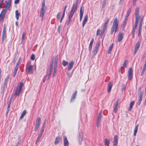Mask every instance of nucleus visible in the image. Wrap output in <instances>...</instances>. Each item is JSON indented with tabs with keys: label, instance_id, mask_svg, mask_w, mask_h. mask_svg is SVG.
I'll return each mask as SVG.
<instances>
[{
	"label": "nucleus",
	"instance_id": "nucleus-18",
	"mask_svg": "<svg viewBox=\"0 0 146 146\" xmlns=\"http://www.w3.org/2000/svg\"><path fill=\"white\" fill-rule=\"evenodd\" d=\"M6 31H3L2 37V42L3 43L5 38L6 37Z\"/></svg>",
	"mask_w": 146,
	"mask_h": 146
},
{
	"label": "nucleus",
	"instance_id": "nucleus-20",
	"mask_svg": "<svg viewBox=\"0 0 146 146\" xmlns=\"http://www.w3.org/2000/svg\"><path fill=\"white\" fill-rule=\"evenodd\" d=\"M143 94V92H140V94H139V99L138 103V104L139 106L141 104V102L142 100Z\"/></svg>",
	"mask_w": 146,
	"mask_h": 146
},
{
	"label": "nucleus",
	"instance_id": "nucleus-10",
	"mask_svg": "<svg viewBox=\"0 0 146 146\" xmlns=\"http://www.w3.org/2000/svg\"><path fill=\"white\" fill-rule=\"evenodd\" d=\"M11 0H8V2H6V5L5 7L6 10H9L11 7Z\"/></svg>",
	"mask_w": 146,
	"mask_h": 146
},
{
	"label": "nucleus",
	"instance_id": "nucleus-60",
	"mask_svg": "<svg viewBox=\"0 0 146 146\" xmlns=\"http://www.w3.org/2000/svg\"><path fill=\"white\" fill-rule=\"evenodd\" d=\"M20 64V58L19 59V60L18 61V62L17 63L16 66H19V65Z\"/></svg>",
	"mask_w": 146,
	"mask_h": 146
},
{
	"label": "nucleus",
	"instance_id": "nucleus-12",
	"mask_svg": "<svg viewBox=\"0 0 146 146\" xmlns=\"http://www.w3.org/2000/svg\"><path fill=\"white\" fill-rule=\"evenodd\" d=\"M123 36V33L120 32L119 33L117 38V40L118 42H120L122 40Z\"/></svg>",
	"mask_w": 146,
	"mask_h": 146
},
{
	"label": "nucleus",
	"instance_id": "nucleus-4",
	"mask_svg": "<svg viewBox=\"0 0 146 146\" xmlns=\"http://www.w3.org/2000/svg\"><path fill=\"white\" fill-rule=\"evenodd\" d=\"M45 0H43L41 7V11L40 15V17L42 18V20L46 12V8L45 6Z\"/></svg>",
	"mask_w": 146,
	"mask_h": 146
},
{
	"label": "nucleus",
	"instance_id": "nucleus-58",
	"mask_svg": "<svg viewBox=\"0 0 146 146\" xmlns=\"http://www.w3.org/2000/svg\"><path fill=\"white\" fill-rule=\"evenodd\" d=\"M137 0H133V6H135L136 4V2Z\"/></svg>",
	"mask_w": 146,
	"mask_h": 146
},
{
	"label": "nucleus",
	"instance_id": "nucleus-49",
	"mask_svg": "<svg viewBox=\"0 0 146 146\" xmlns=\"http://www.w3.org/2000/svg\"><path fill=\"white\" fill-rule=\"evenodd\" d=\"M112 48L111 47H110L109 48L108 51V54H110L111 53V51L112 50Z\"/></svg>",
	"mask_w": 146,
	"mask_h": 146
},
{
	"label": "nucleus",
	"instance_id": "nucleus-40",
	"mask_svg": "<svg viewBox=\"0 0 146 146\" xmlns=\"http://www.w3.org/2000/svg\"><path fill=\"white\" fill-rule=\"evenodd\" d=\"M131 9L130 8L128 10L126 16H127L128 17L131 13Z\"/></svg>",
	"mask_w": 146,
	"mask_h": 146
},
{
	"label": "nucleus",
	"instance_id": "nucleus-30",
	"mask_svg": "<svg viewBox=\"0 0 146 146\" xmlns=\"http://www.w3.org/2000/svg\"><path fill=\"white\" fill-rule=\"evenodd\" d=\"M26 113V110H24L23 111L22 113L21 116L20 117V119H22L23 118L24 116L25 115Z\"/></svg>",
	"mask_w": 146,
	"mask_h": 146
},
{
	"label": "nucleus",
	"instance_id": "nucleus-53",
	"mask_svg": "<svg viewBox=\"0 0 146 146\" xmlns=\"http://www.w3.org/2000/svg\"><path fill=\"white\" fill-rule=\"evenodd\" d=\"M138 23H135V25L134 26V27L133 28V29H136L137 28V24H138Z\"/></svg>",
	"mask_w": 146,
	"mask_h": 146
},
{
	"label": "nucleus",
	"instance_id": "nucleus-27",
	"mask_svg": "<svg viewBox=\"0 0 146 146\" xmlns=\"http://www.w3.org/2000/svg\"><path fill=\"white\" fill-rule=\"evenodd\" d=\"M40 122L41 118L40 117H38L37 118L36 122V125H40Z\"/></svg>",
	"mask_w": 146,
	"mask_h": 146
},
{
	"label": "nucleus",
	"instance_id": "nucleus-61",
	"mask_svg": "<svg viewBox=\"0 0 146 146\" xmlns=\"http://www.w3.org/2000/svg\"><path fill=\"white\" fill-rule=\"evenodd\" d=\"M20 0H15V1L14 3L15 4H18Z\"/></svg>",
	"mask_w": 146,
	"mask_h": 146
},
{
	"label": "nucleus",
	"instance_id": "nucleus-21",
	"mask_svg": "<svg viewBox=\"0 0 146 146\" xmlns=\"http://www.w3.org/2000/svg\"><path fill=\"white\" fill-rule=\"evenodd\" d=\"M15 13L16 18L18 21L19 19V16L20 15V13L18 10H16L15 11Z\"/></svg>",
	"mask_w": 146,
	"mask_h": 146
},
{
	"label": "nucleus",
	"instance_id": "nucleus-5",
	"mask_svg": "<svg viewBox=\"0 0 146 146\" xmlns=\"http://www.w3.org/2000/svg\"><path fill=\"white\" fill-rule=\"evenodd\" d=\"M23 85V82L19 83V85L17 87L15 91V94L17 96H18L20 94L22 90V88Z\"/></svg>",
	"mask_w": 146,
	"mask_h": 146
},
{
	"label": "nucleus",
	"instance_id": "nucleus-6",
	"mask_svg": "<svg viewBox=\"0 0 146 146\" xmlns=\"http://www.w3.org/2000/svg\"><path fill=\"white\" fill-rule=\"evenodd\" d=\"M128 80H131L133 77V70L131 68H129L128 71Z\"/></svg>",
	"mask_w": 146,
	"mask_h": 146
},
{
	"label": "nucleus",
	"instance_id": "nucleus-3",
	"mask_svg": "<svg viewBox=\"0 0 146 146\" xmlns=\"http://www.w3.org/2000/svg\"><path fill=\"white\" fill-rule=\"evenodd\" d=\"M118 23L117 21V19L116 17L114 20L112 27L111 29V33L113 34L114 31L115 33L117 31L118 25Z\"/></svg>",
	"mask_w": 146,
	"mask_h": 146
},
{
	"label": "nucleus",
	"instance_id": "nucleus-11",
	"mask_svg": "<svg viewBox=\"0 0 146 146\" xmlns=\"http://www.w3.org/2000/svg\"><path fill=\"white\" fill-rule=\"evenodd\" d=\"M77 94V91H75L73 93L72 96L71 100H70V102L72 103L75 100V98Z\"/></svg>",
	"mask_w": 146,
	"mask_h": 146
},
{
	"label": "nucleus",
	"instance_id": "nucleus-52",
	"mask_svg": "<svg viewBox=\"0 0 146 146\" xmlns=\"http://www.w3.org/2000/svg\"><path fill=\"white\" fill-rule=\"evenodd\" d=\"M62 28V26L61 25H60L58 26V32L59 33H60L61 31V29Z\"/></svg>",
	"mask_w": 146,
	"mask_h": 146
},
{
	"label": "nucleus",
	"instance_id": "nucleus-48",
	"mask_svg": "<svg viewBox=\"0 0 146 146\" xmlns=\"http://www.w3.org/2000/svg\"><path fill=\"white\" fill-rule=\"evenodd\" d=\"M67 74L68 76V77H71L72 75V73H69L68 72H67Z\"/></svg>",
	"mask_w": 146,
	"mask_h": 146
},
{
	"label": "nucleus",
	"instance_id": "nucleus-38",
	"mask_svg": "<svg viewBox=\"0 0 146 146\" xmlns=\"http://www.w3.org/2000/svg\"><path fill=\"white\" fill-rule=\"evenodd\" d=\"M4 11V9H3L1 11V12L0 15V17L1 18V17H3L5 15V13H4L3 11Z\"/></svg>",
	"mask_w": 146,
	"mask_h": 146
},
{
	"label": "nucleus",
	"instance_id": "nucleus-63",
	"mask_svg": "<svg viewBox=\"0 0 146 146\" xmlns=\"http://www.w3.org/2000/svg\"><path fill=\"white\" fill-rule=\"evenodd\" d=\"M106 2L105 1H104L102 7H104L106 6Z\"/></svg>",
	"mask_w": 146,
	"mask_h": 146
},
{
	"label": "nucleus",
	"instance_id": "nucleus-44",
	"mask_svg": "<svg viewBox=\"0 0 146 146\" xmlns=\"http://www.w3.org/2000/svg\"><path fill=\"white\" fill-rule=\"evenodd\" d=\"M143 19L142 18L141 19V21L140 22L139 25V27H142V25L143 23Z\"/></svg>",
	"mask_w": 146,
	"mask_h": 146
},
{
	"label": "nucleus",
	"instance_id": "nucleus-47",
	"mask_svg": "<svg viewBox=\"0 0 146 146\" xmlns=\"http://www.w3.org/2000/svg\"><path fill=\"white\" fill-rule=\"evenodd\" d=\"M35 55L33 54H32L31 57V60H34L35 59Z\"/></svg>",
	"mask_w": 146,
	"mask_h": 146
},
{
	"label": "nucleus",
	"instance_id": "nucleus-64",
	"mask_svg": "<svg viewBox=\"0 0 146 146\" xmlns=\"http://www.w3.org/2000/svg\"><path fill=\"white\" fill-rule=\"evenodd\" d=\"M19 67V66H16L15 67V69L14 70L17 71L18 70Z\"/></svg>",
	"mask_w": 146,
	"mask_h": 146
},
{
	"label": "nucleus",
	"instance_id": "nucleus-32",
	"mask_svg": "<svg viewBox=\"0 0 146 146\" xmlns=\"http://www.w3.org/2000/svg\"><path fill=\"white\" fill-rule=\"evenodd\" d=\"M135 15V23H138L139 22V19L140 18V17L139 15Z\"/></svg>",
	"mask_w": 146,
	"mask_h": 146
},
{
	"label": "nucleus",
	"instance_id": "nucleus-59",
	"mask_svg": "<svg viewBox=\"0 0 146 146\" xmlns=\"http://www.w3.org/2000/svg\"><path fill=\"white\" fill-rule=\"evenodd\" d=\"M46 78V76H44L43 79V82H45Z\"/></svg>",
	"mask_w": 146,
	"mask_h": 146
},
{
	"label": "nucleus",
	"instance_id": "nucleus-43",
	"mask_svg": "<svg viewBox=\"0 0 146 146\" xmlns=\"http://www.w3.org/2000/svg\"><path fill=\"white\" fill-rule=\"evenodd\" d=\"M142 27H139L138 29V36H139L141 34V31Z\"/></svg>",
	"mask_w": 146,
	"mask_h": 146
},
{
	"label": "nucleus",
	"instance_id": "nucleus-25",
	"mask_svg": "<svg viewBox=\"0 0 146 146\" xmlns=\"http://www.w3.org/2000/svg\"><path fill=\"white\" fill-rule=\"evenodd\" d=\"M9 77V75H8L7 76L6 78H5L4 81V86L7 85V83L8 82Z\"/></svg>",
	"mask_w": 146,
	"mask_h": 146
},
{
	"label": "nucleus",
	"instance_id": "nucleus-22",
	"mask_svg": "<svg viewBox=\"0 0 146 146\" xmlns=\"http://www.w3.org/2000/svg\"><path fill=\"white\" fill-rule=\"evenodd\" d=\"M94 42V39L93 38L91 41L89 46V50L91 51L92 50V46Z\"/></svg>",
	"mask_w": 146,
	"mask_h": 146
},
{
	"label": "nucleus",
	"instance_id": "nucleus-24",
	"mask_svg": "<svg viewBox=\"0 0 146 146\" xmlns=\"http://www.w3.org/2000/svg\"><path fill=\"white\" fill-rule=\"evenodd\" d=\"M110 141L108 139L106 138L104 140V144L106 146H109Z\"/></svg>",
	"mask_w": 146,
	"mask_h": 146
},
{
	"label": "nucleus",
	"instance_id": "nucleus-14",
	"mask_svg": "<svg viewBox=\"0 0 146 146\" xmlns=\"http://www.w3.org/2000/svg\"><path fill=\"white\" fill-rule=\"evenodd\" d=\"M64 143V146H68L69 142L67 140L66 136L65 135L63 136Z\"/></svg>",
	"mask_w": 146,
	"mask_h": 146
},
{
	"label": "nucleus",
	"instance_id": "nucleus-23",
	"mask_svg": "<svg viewBox=\"0 0 146 146\" xmlns=\"http://www.w3.org/2000/svg\"><path fill=\"white\" fill-rule=\"evenodd\" d=\"M61 140V138L59 137H56L55 142V144L56 145L58 144Z\"/></svg>",
	"mask_w": 146,
	"mask_h": 146
},
{
	"label": "nucleus",
	"instance_id": "nucleus-41",
	"mask_svg": "<svg viewBox=\"0 0 146 146\" xmlns=\"http://www.w3.org/2000/svg\"><path fill=\"white\" fill-rule=\"evenodd\" d=\"M84 11H82V7H81L80 10V16H82Z\"/></svg>",
	"mask_w": 146,
	"mask_h": 146
},
{
	"label": "nucleus",
	"instance_id": "nucleus-57",
	"mask_svg": "<svg viewBox=\"0 0 146 146\" xmlns=\"http://www.w3.org/2000/svg\"><path fill=\"white\" fill-rule=\"evenodd\" d=\"M109 21V19L108 18L106 19V20L105 21V23L104 24L108 25V23Z\"/></svg>",
	"mask_w": 146,
	"mask_h": 146
},
{
	"label": "nucleus",
	"instance_id": "nucleus-19",
	"mask_svg": "<svg viewBox=\"0 0 146 146\" xmlns=\"http://www.w3.org/2000/svg\"><path fill=\"white\" fill-rule=\"evenodd\" d=\"M88 15H86L84 17V20L82 23V26L83 27H84L85 25L86 24V23L88 21Z\"/></svg>",
	"mask_w": 146,
	"mask_h": 146
},
{
	"label": "nucleus",
	"instance_id": "nucleus-29",
	"mask_svg": "<svg viewBox=\"0 0 146 146\" xmlns=\"http://www.w3.org/2000/svg\"><path fill=\"white\" fill-rule=\"evenodd\" d=\"M128 17L127 16H125V19L124 20V21H123V25L124 27H125V25L126 22L127 21L128 19Z\"/></svg>",
	"mask_w": 146,
	"mask_h": 146
},
{
	"label": "nucleus",
	"instance_id": "nucleus-62",
	"mask_svg": "<svg viewBox=\"0 0 146 146\" xmlns=\"http://www.w3.org/2000/svg\"><path fill=\"white\" fill-rule=\"evenodd\" d=\"M17 72V71L14 70L13 74V77H14L15 76Z\"/></svg>",
	"mask_w": 146,
	"mask_h": 146
},
{
	"label": "nucleus",
	"instance_id": "nucleus-54",
	"mask_svg": "<svg viewBox=\"0 0 146 146\" xmlns=\"http://www.w3.org/2000/svg\"><path fill=\"white\" fill-rule=\"evenodd\" d=\"M26 35V34L25 33H24V32L23 33V34H22V41L23 40L25 36Z\"/></svg>",
	"mask_w": 146,
	"mask_h": 146
},
{
	"label": "nucleus",
	"instance_id": "nucleus-37",
	"mask_svg": "<svg viewBox=\"0 0 146 146\" xmlns=\"http://www.w3.org/2000/svg\"><path fill=\"white\" fill-rule=\"evenodd\" d=\"M68 64V62L64 60L62 62V64L63 66H65Z\"/></svg>",
	"mask_w": 146,
	"mask_h": 146
},
{
	"label": "nucleus",
	"instance_id": "nucleus-26",
	"mask_svg": "<svg viewBox=\"0 0 146 146\" xmlns=\"http://www.w3.org/2000/svg\"><path fill=\"white\" fill-rule=\"evenodd\" d=\"M102 111H101L99 113L98 115L97 120H101V118L102 117Z\"/></svg>",
	"mask_w": 146,
	"mask_h": 146
},
{
	"label": "nucleus",
	"instance_id": "nucleus-13",
	"mask_svg": "<svg viewBox=\"0 0 146 146\" xmlns=\"http://www.w3.org/2000/svg\"><path fill=\"white\" fill-rule=\"evenodd\" d=\"M113 84L112 82H108V88H107V92L109 93L110 92L112 86Z\"/></svg>",
	"mask_w": 146,
	"mask_h": 146
},
{
	"label": "nucleus",
	"instance_id": "nucleus-34",
	"mask_svg": "<svg viewBox=\"0 0 146 146\" xmlns=\"http://www.w3.org/2000/svg\"><path fill=\"white\" fill-rule=\"evenodd\" d=\"M42 135H41V134H39V135L36 141V144L39 141L42 137Z\"/></svg>",
	"mask_w": 146,
	"mask_h": 146
},
{
	"label": "nucleus",
	"instance_id": "nucleus-35",
	"mask_svg": "<svg viewBox=\"0 0 146 146\" xmlns=\"http://www.w3.org/2000/svg\"><path fill=\"white\" fill-rule=\"evenodd\" d=\"M127 60H125L124 62L123 66L121 67V68L122 69L123 68H125L127 67Z\"/></svg>",
	"mask_w": 146,
	"mask_h": 146
},
{
	"label": "nucleus",
	"instance_id": "nucleus-46",
	"mask_svg": "<svg viewBox=\"0 0 146 146\" xmlns=\"http://www.w3.org/2000/svg\"><path fill=\"white\" fill-rule=\"evenodd\" d=\"M121 89L122 91H124V92L125 91V86L124 84L122 85V88Z\"/></svg>",
	"mask_w": 146,
	"mask_h": 146
},
{
	"label": "nucleus",
	"instance_id": "nucleus-17",
	"mask_svg": "<svg viewBox=\"0 0 146 146\" xmlns=\"http://www.w3.org/2000/svg\"><path fill=\"white\" fill-rule=\"evenodd\" d=\"M33 66L30 65L28 67L27 70H28V73L29 74H32L33 72L32 71V70L33 69Z\"/></svg>",
	"mask_w": 146,
	"mask_h": 146
},
{
	"label": "nucleus",
	"instance_id": "nucleus-45",
	"mask_svg": "<svg viewBox=\"0 0 146 146\" xmlns=\"http://www.w3.org/2000/svg\"><path fill=\"white\" fill-rule=\"evenodd\" d=\"M39 125H35V131H37L38 128H39Z\"/></svg>",
	"mask_w": 146,
	"mask_h": 146
},
{
	"label": "nucleus",
	"instance_id": "nucleus-7",
	"mask_svg": "<svg viewBox=\"0 0 146 146\" xmlns=\"http://www.w3.org/2000/svg\"><path fill=\"white\" fill-rule=\"evenodd\" d=\"M83 137V135L82 132H80L79 133V136L78 137V141L79 144L81 145L82 144Z\"/></svg>",
	"mask_w": 146,
	"mask_h": 146
},
{
	"label": "nucleus",
	"instance_id": "nucleus-55",
	"mask_svg": "<svg viewBox=\"0 0 146 146\" xmlns=\"http://www.w3.org/2000/svg\"><path fill=\"white\" fill-rule=\"evenodd\" d=\"M101 32V31L100 30H98L97 31L96 35L98 36V35H100Z\"/></svg>",
	"mask_w": 146,
	"mask_h": 146
},
{
	"label": "nucleus",
	"instance_id": "nucleus-56",
	"mask_svg": "<svg viewBox=\"0 0 146 146\" xmlns=\"http://www.w3.org/2000/svg\"><path fill=\"white\" fill-rule=\"evenodd\" d=\"M44 130V128L41 127V130L40 131V134H41V135H42V134Z\"/></svg>",
	"mask_w": 146,
	"mask_h": 146
},
{
	"label": "nucleus",
	"instance_id": "nucleus-9",
	"mask_svg": "<svg viewBox=\"0 0 146 146\" xmlns=\"http://www.w3.org/2000/svg\"><path fill=\"white\" fill-rule=\"evenodd\" d=\"M118 137L117 135H115L113 138V145L116 146L118 144Z\"/></svg>",
	"mask_w": 146,
	"mask_h": 146
},
{
	"label": "nucleus",
	"instance_id": "nucleus-15",
	"mask_svg": "<svg viewBox=\"0 0 146 146\" xmlns=\"http://www.w3.org/2000/svg\"><path fill=\"white\" fill-rule=\"evenodd\" d=\"M74 64V62L72 61H71L68 64V70H70L73 67Z\"/></svg>",
	"mask_w": 146,
	"mask_h": 146
},
{
	"label": "nucleus",
	"instance_id": "nucleus-42",
	"mask_svg": "<svg viewBox=\"0 0 146 146\" xmlns=\"http://www.w3.org/2000/svg\"><path fill=\"white\" fill-rule=\"evenodd\" d=\"M101 120H97L96 126L97 127H99L100 125Z\"/></svg>",
	"mask_w": 146,
	"mask_h": 146
},
{
	"label": "nucleus",
	"instance_id": "nucleus-33",
	"mask_svg": "<svg viewBox=\"0 0 146 146\" xmlns=\"http://www.w3.org/2000/svg\"><path fill=\"white\" fill-rule=\"evenodd\" d=\"M107 25L105 24H104L102 29V33H105V31L107 28Z\"/></svg>",
	"mask_w": 146,
	"mask_h": 146
},
{
	"label": "nucleus",
	"instance_id": "nucleus-50",
	"mask_svg": "<svg viewBox=\"0 0 146 146\" xmlns=\"http://www.w3.org/2000/svg\"><path fill=\"white\" fill-rule=\"evenodd\" d=\"M100 41L98 42L96 44L95 47L99 48V46L100 45Z\"/></svg>",
	"mask_w": 146,
	"mask_h": 146
},
{
	"label": "nucleus",
	"instance_id": "nucleus-36",
	"mask_svg": "<svg viewBox=\"0 0 146 146\" xmlns=\"http://www.w3.org/2000/svg\"><path fill=\"white\" fill-rule=\"evenodd\" d=\"M139 9L138 8H137L135 10V15H139Z\"/></svg>",
	"mask_w": 146,
	"mask_h": 146
},
{
	"label": "nucleus",
	"instance_id": "nucleus-51",
	"mask_svg": "<svg viewBox=\"0 0 146 146\" xmlns=\"http://www.w3.org/2000/svg\"><path fill=\"white\" fill-rule=\"evenodd\" d=\"M61 13L59 12L57 15L56 17L58 19H59L61 15Z\"/></svg>",
	"mask_w": 146,
	"mask_h": 146
},
{
	"label": "nucleus",
	"instance_id": "nucleus-39",
	"mask_svg": "<svg viewBox=\"0 0 146 146\" xmlns=\"http://www.w3.org/2000/svg\"><path fill=\"white\" fill-rule=\"evenodd\" d=\"M146 70V67H143V70L142 71V72H141V76H143L145 71Z\"/></svg>",
	"mask_w": 146,
	"mask_h": 146
},
{
	"label": "nucleus",
	"instance_id": "nucleus-1",
	"mask_svg": "<svg viewBox=\"0 0 146 146\" xmlns=\"http://www.w3.org/2000/svg\"><path fill=\"white\" fill-rule=\"evenodd\" d=\"M58 59V56H54L51 62L50 68L48 74V79H49L51 76L52 70L53 68V66L54 62V72L53 74V77H54V76H55V74H56V73L57 72ZM47 73L48 74V72Z\"/></svg>",
	"mask_w": 146,
	"mask_h": 146
},
{
	"label": "nucleus",
	"instance_id": "nucleus-8",
	"mask_svg": "<svg viewBox=\"0 0 146 146\" xmlns=\"http://www.w3.org/2000/svg\"><path fill=\"white\" fill-rule=\"evenodd\" d=\"M140 42L138 41L136 44L135 47V51L134 52V54H136L140 46Z\"/></svg>",
	"mask_w": 146,
	"mask_h": 146
},
{
	"label": "nucleus",
	"instance_id": "nucleus-31",
	"mask_svg": "<svg viewBox=\"0 0 146 146\" xmlns=\"http://www.w3.org/2000/svg\"><path fill=\"white\" fill-rule=\"evenodd\" d=\"M138 124L137 125H136L134 133V135L135 136L136 134V133H137V129L138 128Z\"/></svg>",
	"mask_w": 146,
	"mask_h": 146
},
{
	"label": "nucleus",
	"instance_id": "nucleus-28",
	"mask_svg": "<svg viewBox=\"0 0 146 146\" xmlns=\"http://www.w3.org/2000/svg\"><path fill=\"white\" fill-rule=\"evenodd\" d=\"M135 102L134 101H131L130 103L129 107L128 109L129 111H130L132 109L133 106Z\"/></svg>",
	"mask_w": 146,
	"mask_h": 146
},
{
	"label": "nucleus",
	"instance_id": "nucleus-2",
	"mask_svg": "<svg viewBox=\"0 0 146 146\" xmlns=\"http://www.w3.org/2000/svg\"><path fill=\"white\" fill-rule=\"evenodd\" d=\"M78 1H77L72 6L69 16L68 23H70L74 14L76 11L77 7L78 4Z\"/></svg>",
	"mask_w": 146,
	"mask_h": 146
},
{
	"label": "nucleus",
	"instance_id": "nucleus-16",
	"mask_svg": "<svg viewBox=\"0 0 146 146\" xmlns=\"http://www.w3.org/2000/svg\"><path fill=\"white\" fill-rule=\"evenodd\" d=\"M119 101V100H117L116 101L115 104L114 105V108L113 110L115 113H116L117 111Z\"/></svg>",
	"mask_w": 146,
	"mask_h": 146
}]
</instances>
